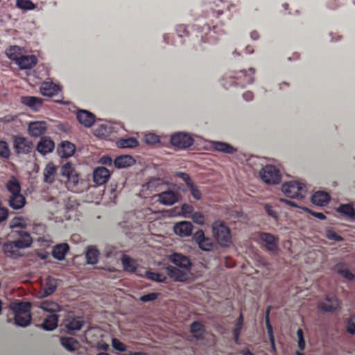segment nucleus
<instances>
[{
  "instance_id": "20e7f679",
  "label": "nucleus",
  "mask_w": 355,
  "mask_h": 355,
  "mask_svg": "<svg viewBox=\"0 0 355 355\" xmlns=\"http://www.w3.org/2000/svg\"><path fill=\"white\" fill-rule=\"evenodd\" d=\"M282 191L289 198L302 199L305 197V185L298 182H285L282 186Z\"/></svg>"
},
{
  "instance_id": "bb28decb",
  "label": "nucleus",
  "mask_w": 355,
  "mask_h": 355,
  "mask_svg": "<svg viewBox=\"0 0 355 355\" xmlns=\"http://www.w3.org/2000/svg\"><path fill=\"white\" fill-rule=\"evenodd\" d=\"M26 205V198L22 194H10L8 205L15 210H19Z\"/></svg>"
},
{
  "instance_id": "6ab92c4d",
  "label": "nucleus",
  "mask_w": 355,
  "mask_h": 355,
  "mask_svg": "<svg viewBox=\"0 0 355 355\" xmlns=\"http://www.w3.org/2000/svg\"><path fill=\"white\" fill-rule=\"evenodd\" d=\"M77 119L80 124L90 128L95 122V116L86 110H80L77 112Z\"/></svg>"
},
{
  "instance_id": "13d9d810",
  "label": "nucleus",
  "mask_w": 355,
  "mask_h": 355,
  "mask_svg": "<svg viewBox=\"0 0 355 355\" xmlns=\"http://www.w3.org/2000/svg\"><path fill=\"white\" fill-rule=\"evenodd\" d=\"M326 236H327V239L329 240H332L334 241H343V238L339 236L332 230L331 229H328L327 231H326Z\"/></svg>"
},
{
  "instance_id": "4c0bfd02",
  "label": "nucleus",
  "mask_w": 355,
  "mask_h": 355,
  "mask_svg": "<svg viewBox=\"0 0 355 355\" xmlns=\"http://www.w3.org/2000/svg\"><path fill=\"white\" fill-rule=\"evenodd\" d=\"M98 257H99V252L96 248L93 246L87 247V252H85V259H87V263L94 265L98 262Z\"/></svg>"
},
{
  "instance_id": "f257e3e1",
  "label": "nucleus",
  "mask_w": 355,
  "mask_h": 355,
  "mask_svg": "<svg viewBox=\"0 0 355 355\" xmlns=\"http://www.w3.org/2000/svg\"><path fill=\"white\" fill-rule=\"evenodd\" d=\"M60 175L66 179L65 184L67 189L75 193H81L87 190L89 184L87 180L82 179L74 171L72 164L68 162L60 168Z\"/></svg>"
},
{
  "instance_id": "5fc2aeb1",
  "label": "nucleus",
  "mask_w": 355,
  "mask_h": 355,
  "mask_svg": "<svg viewBox=\"0 0 355 355\" xmlns=\"http://www.w3.org/2000/svg\"><path fill=\"white\" fill-rule=\"evenodd\" d=\"M297 347L300 349L301 351H303L305 349V340L303 337V330L301 328L297 329Z\"/></svg>"
},
{
  "instance_id": "c03bdc74",
  "label": "nucleus",
  "mask_w": 355,
  "mask_h": 355,
  "mask_svg": "<svg viewBox=\"0 0 355 355\" xmlns=\"http://www.w3.org/2000/svg\"><path fill=\"white\" fill-rule=\"evenodd\" d=\"M6 189L10 194H21L20 193V184L15 178H12L6 182Z\"/></svg>"
},
{
  "instance_id": "a19ab883",
  "label": "nucleus",
  "mask_w": 355,
  "mask_h": 355,
  "mask_svg": "<svg viewBox=\"0 0 355 355\" xmlns=\"http://www.w3.org/2000/svg\"><path fill=\"white\" fill-rule=\"evenodd\" d=\"M60 344L67 351L73 352L78 346V341L71 337H62L60 338Z\"/></svg>"
},
{
  "instance_id": "37998d69",
  "label": "nucleus",
  "mask_w": 355,
  "mask_h": 355,
  "mask_svg": "<svg viewBox=\"0 0 355 355\" xmlns=\"http://www.w3.org/2000/svg\"><path fill=\"white\" fill-rule=\"evenodd\" d=\"M145 277L149 280H152L158 283H164L165 281H166V276H165L164 274L150 270L145 271Z\"/></svg>"
},
{
  "instance_id": "0e129e2a",
  "label": "nucleus",
  "mask_w": 355,
  "mask_h": 355,
  "mask_svg": "<svg viewBox=\"0 0 355 355\" xmlns=\"http://www.w3.org/2000/svg\"><path fill=\"white\" fill-rule=\"evenodd\" d=\"M8 217V209L4 207H0V223L5 221Z\"/></svg>"
},
{
  "instance_id": "338daca9",
  "label": "nucleus",
  "mask_w": 355,
  "mask_h": 355,
  "mask_svg": "<svg viewBox=\"0 0 355 355\" xmlns=\"http://www.w3.org/2000/svg\"><path fill=\"white\" fill-rule=\"evenodd\" d=\"M243 98L246 101H250L253 99V94L251 92L248 91L243 94Z\"/></svg>"
},
{
  "instance_id": "79ce46f5",
  "label": "nucleus",
  "mask_w": 355,
  "mask_h": 355,
  "mask_svg": "<svg viewBox=\"0 0 355 355\" xmlns=\"http://www.w3.org/2000/svg\"><path fill=\"white\" fill-rule=\"evenodd\" d=\"M214 148L216 151L227 154H232L236 151V149L230 144L220 141L214 142Z\"/></svg>"
},
{
  "instance_id": "e433bc0d",
  "label": "nucleus",
  "mask_w": 355,
  "mask_h": 355,
  "mask_svg": "<svg viewBox=\"0 0 355 355\" xmlns=\"http://www.w3.org/2000/svg\"><path fill=\"white\" fill-rule=\"evenodd\" d=\"M337 211L346 218L355 220V209L351 205H340L339 207L337 209Z\"/></svg>"
},
{
  "instance_id": "603ef678",
  "label": "nucleus",
  "mask_w": 355,
  "mask_h": 355,
  "mask_svg": "<svg viewBox=\"0 0 355 355\" xmlns=\"http://www.w3.org/2000/svg\"><path fill=\"white\" fill-rule=\"evenodd\" d=\"M157 297H159L158 293H150L146 295H143L141 297H139V301L144 303L153 302L154 300H156L157 299Z\"/></svg>"
},
{
  "instance_id": "2f4dec72",
  "label": "nucleus",
  "mask_w": 355,
  "mask_h": 355,
  "mask_svg": "<svg viewBox=\"0 0 355 355\" xmlns=\"http://www.w3.org/2000/svg\"><path fill=\"white\" fill-rule=\"evenodd\" d=\"M55 166L52 162L47 163L43 170V181L52 184L55 181Z\"/></svg>"
},
{
  "instance_id": "f704fd0d",
  "label": "nucleus",
  "mask_w": 355,
  "mask_h": 355,
  "mask_svg": "<svg viewBox=\"0 0 355 355\" xmlns=\"http://www.w3.org/2000/svg\"><path fill=\"white\" fill-rule=\"evenodd\" d=\"M58 322V316L55 313L50 314L45 317L43 320L42 328L46 331H52L57 327Z\"/></svg>"
},
{
  "instance_id": "dca6fc26",
  "label": "nucleus",
  "mask_w": 355,
  "mask_h": 355,
  "mask_svg": "<svg viewBox=\"0 0 355 355\" xmlns=\"http://www.w3.org/2000/svg\"><path fill=\"white\" fill-rule=\"evenodd\" d=\"M55 144L49 137L43 136L40 138V141H37V151L43 155L53 152Z\"/></svg>"
},
{
  "instance_id": "4468645a",
  "label": "nucleus",
  "mask_w": 355,
  "mask_h": 355,
  "mask_svg": "<svg viewBox=\"0 0 355 355\" xmlns=\"http://www.w3.org/2000/svg\"><path fill=\"white\" fill-rule=\"evenodd\" d=\"M180 194L173 191H165L158 194L159 203L165 206L173 205L178 202Z\"/></svg>"
},
{
  "instance_id": "7c9ffc66",
  "label": "nucleus",
  "mask_w": 355,
  "mask_h": 355,
  "mask_svg": "<svg viewBox=\"0 0 355 355\" xmlns=\"http://www.w3.org/2000/svg\"><path fill=\"white\" fill-rule=\"evenodd\" d=\"M269 313H270V306H268L266 310V327L268 330V339H270V349L272 352L276 353V345H275L274 332L272 331V326L269 321Z\"/></svg>"
},
{
  "instance_id": "49530a36",
  "label": "nucleus",
  "mask_w": 355,
  "mask_h": 355,
  "mask_svg": "<svg viewBox=\"0 0 355 355\" xmlns=\"http://www.w3.org/2000/svg\"><path fill=\"white\" fill-rule=\"evenodd\" d=\"M41 309L50 313L51 314H53L54 312L58 310L59 306L58 304L53 302L44 301L41 303Z\"/></svg>"
},
{
  "instance_id": "aec40b11",
  "label": "nucleus",
  "mask_w": 355,
  "mask_h": 355,
  "mask_svg": "<svg viewBox=\"0 0 355 355\" xmlns=\"http://www.w3.org/2000/svg\"><path fill=\"white\" fill-rule=\"evenodd\" d=\"M166 274L170 278L179 282H184L187 279L188 274L182 269L177 268L175 266H168L166 268Z\"/></svg>"
},
{
  "instance_id": "6e6d98bb",
  "label": "nucleus",
  "mask_w": 355,
  "mask_h": 355,
  "mask_svg": "<svg viewBox=\"0 0 355 355\" xmlns=\"http://www.w3.org/2000/svg\"><path fill=\"white\" fill-rule=\"evenodd\" d=\"M112 345L114 349L120 352H124L126 350L125 345L116 338H112Z\"/></svg>"
},
{
  "instance_id": "1a4fd4ad",
  "label": "nucleus",
  "mask_w": 355,
  "mask_h": 355,
  "mask_svg": "<svg viewBox=\"0 0 355 355\" xmlns=\"http://www.w3.org/2000/svg\"><path fill=\"white\" fill-rule=\"evenodd\" d=\"M170 141H171L172 146L179 149L187 148L193 144V139L191 137L184 132H178L172 135Z\"/></svg>"
},
{
  "instance_id": "c9c22d12",
  "label": "nucleus",
  "mask_w": 355,
  "mask_h": 355,
  "mask_svg": "<svg viewBox=\"0 0 355 355\" xmlns=\"http://www.w3.org/2000/svg\"><path fill=\"white\" fill-rule=\"evenodd\" d=\"M42 288L43 297L49 296L55 292V288H57V282H55V279L49 277L45 279V282L43 284Z\"/></svg>"
},
{
  "instance_id": "a211bd4d",
  "label": "nucleus",
  "mask_w": 355,
  "mask_h": 355,
  "mask_svg": "<svg viewBox=\"0 0 355 355\" xmlns=\"http://www.w3.org/2000/svg\"><path fill=\"white\" fill-rule=\"evenodd\" d=\"M110 177V173L103 166H98L93 171V181L97 185H103L106 183Z\"/></svg>"
},
{
  "instance_id": "7ed1b4c3",
  "label": "nucleus",
  "mask_w": 355,
  "mask_h": 355,
  "mask_svg": "<svg viewBox=\"0 0 355 355\" xmlns=\"http://www.w3.org/2000/svg\"><path fill=\"white\" fill-rule=\"evenodd\" d=\"M212 234H214V239L220 246L227 248L232 245L230 229L225 222L221 220L214 221L212 224Z\"/></svg>"
},
{
  "instance_id": "ea45409f",
  "label": "nucleus",
  "mask_w": 355,
  "mask_h": 355,
  "mask_svg": "<svg viewBox=\"0 0 355 355\" xmlns=\"http://www.w3.org/2000/svg\"><path fill=\"white\" fill-rule=\"evenodd\" d=\"M242 327H243V315L242 313L239 315V318L236 320L235 327L233 329V336H234V342L236 344H239V336L240 332H241Z\"/></svg>"
},
{
  "instance_id": "473e14b6",
  "label": "nucleus",
  "mask_w": 355,
  "mask_h": 355,
  "mask_svg": "<svg viewBox=\"0 0 355 355\" xmlns=\"http://www.w3.org/2000/svg\"><path fill=\"white\" fill-rule=\"evenodd\" d=\"M24 47H21L17 45H12L6 49V55L10 60H16L17 58H23L24 55Z\"/></svg>"
},
{
  "instance_id": "69168bd1",
  "label": "nucleus",
  "mask_w": 355,
  "mask_h": 355,
  "mask_svg": "<svg viewBox=\"0 0 355 355\" xmlns=\"http://www.w3.org/2000/svg\"><path fill=\"white\" fill-rule=\"evenodd\" d=\"M264 209H266V213H268V215L271 216L272 218H277L278 216L277 215L276 211H275L271 206L266 205L264 206Z\"/></svg>"
},
{
  "instance_id": "412c9836",
  "label": "nucleus",
  "mask_w": 355,
  "mask_h": 355,
  "mask_svg": "<svg viewBox=\"0 0 355 355\" xmlns=\"http://www.w3.org/2000/svg\"><path fill=\"white\" fill-rule=\"evenodd\" d=\"M20 238L15 240V241H10L6 243L14 245V246L18 247V248H27L31 246L32 238L28 232L21 231L20 232Z\"/></svg>"
},
{
  "instance_id": "3c124183",
  "label": "nucleus",
  "mask_w": 355,
  "mask_h": 355,
  "mask_svg": "<svg viewBox=\"0 0 355 355\" xmlns=\"http://www.w3.org/2000/svg\"><path fill=\"white\" fill-rule=\"evenodd\" d=\"M10 227L12 229L16 227L25 228L26 221L21 217H15L10 220Z\"/></svg>"
},
{
  "instance_id": "9b49d317",
  "label": "nucleus",
  "mask_w": 355,
  "mask_h": 355,
  "mask_svg": "<svg viewBox=\"0 0 355 355\" xmlns=\"http://www.w3.org/2000/svg\"><path fill=\"white\" fill-rule=\"evenodd\" d=\"M47 123L44 121H35L28 124V134L33 138H39L45 134Z\"/></svg>"
},
{
  "instance_id": "4d7b16f0",
  "label": "nucleus",
  "mask_w": 355,
  "mask_h": 355,
  "mask_svg": "<svg viewBox=\"0 0 355 355\" xmlns=\"http://www.w3.org/2000/svg\"><path fill=\"white\" fill-rule=\"evenodd\" d=\"M176 177L181 178L182 180L185 182L186 186H195L196 184H193L191 179H190L189 175L183 173V172H178L176 173Z\"/></svg>"
},
{
  "instance_id": "f03ea898",
  "label": "nucleus",
  "mask_w": 355,
  "mask_h": 355,
  "mask_svg": "<svg viewBox=\"0 0 355 355\" xmlns=\"http://www.w3.org/2000/svg\"><path fill=\"white\" fill-rule=\"evenodd\" d=\"M10 310L14 312V321L15 324L21 327H27L31 322V304L28 302H15L10 304Z\"/></svg>"
},
{
  "instance_id": "393cba45",
  "label": "nucleus",
  "mask_w": 355,
  "mask_h": 355,
  "mask_svg": "<svg viewBox=\"0 0 355 355\" xmlns=\"http://www.w3.org/2000/svg\"><path fill=\"white\" fill-rule=\"evenodd\" d=\"M69 251V245L66 243H62L53 247L52 256L58 261H62L66 257Z\"/></svg>"
},
{
  "instance_id": "bf43d9fd",
  "label": "nucleus",
  "mask_w": 355,
  "mask_h": 355,
  "mask_svg": "<svg viewBox=\"0 0 355 355\" xmlns=\"http://www.w3.org/2000/svg\"><path fill=\"white\" fill-rule=\"evenodd\" d=\"M187 187H189V191H191V196H193V199L199 200L201 198V191H200L198 186L191 185Z\"/></svg>"
},
{
  "instance_id": "423d86ee",
  "label": "nucleus",
  "mask_w": 355,
  "mask_h": 355,
  "mask_svg": "<svg viewBox=\"0 0 355 355\" xmlns=\"http://www.w3.org/2000/svg\"><path fill=\"white\" fill-rule=\"evenodd\" d=\"M258 242L261 245L266 251L276 254L278 252L279 238L269 232H259Z\"/></svg>"
},
{
  "instance_id": "f8f14e48",
  "label": "nucleus",
  "mask_w": 355,
  "mask_h": 355,
  "mask_svg": "<svg viewBox=\"0 0 355 355\" xmlns=\"http://www.w3.org/2000/svg\"><path fill=\"white\" fill-rule=\"evenodd\" d=\"M338 307V300L334 295H326L324 301L318 304V309L327 313H333L336 311Z\"/></svg>"
},
{
  "instance_id": "052dcab7",
  "label": "nucleus",
  "mask_w": 355,
  "mask_h": 355,
  "mask_svg": "<svg viewBox=\"0 0 355 355\" xmlns=\"http://www.w3.org/2000/svg\"><path fill=\"white\" fill-rule=\"evenodd\" d=\"M145 142L148 144H155L159 142V137L153 133H149L145 135Z\"/></svg>"
},
{
  "instance_id": "09e8293b",
  "label": "nucleus",
  "mask_w": 355,
  "mask_h": 355,
  "mask_svg": "<svg viewBox=\"0 0 355 355\" xmlns=\"http://www.w3.org/2000/svg\"><path fill=\"white\" fill-rule=\"evenodd\" d=\"M9 156H10V150H9L8 143L0 140V157L8 159Z\"/></svg>"
},
{
  "instance_id": "680f3d73",
  "label": "nucleus",
  "mask_w": 355,
  "mask_h": 355,
  "mask_svg": "<svg viewBox=\"0 0 355 355\" xmlns=\"http://www.w3.org/2000/svg\"><path fill=\"white\" fill-rule=\"evenodd\" d=\"M182 214H183L184 216H187V215L192 214L193 212V207L191 205L183 204L181 206Z\"/></svg>"
},
{
  "instance_id": "de8ad7c7",
  "label": "nucleus",
  "mask_w": 355,
  "mask_h": 355,
  "mask_svg": "<svg viewBox=\"0 0 355 355\" xmlns=\"http://www.w3.org/2000/svg\"><path fill=\"white\" fill-rule=\"evenodd\" d=\"M16 7L25 10H32L35 8L31 0H16Z\"/></svg>"
},
{
  "instance_id": "cd10ccee",
  "label": "nucleus",
  "mask_w": 355,
  "mask_h": 355,
  "mask_svg": "<svg viewBox=\"0 0 355 355\" xmlns=\"http://www.w3.org/2000/svg\"><path fill=\"white\" fill-rule=\"evenodd\" d=\"M135 164V159L130 155H121L114 158V165L117 168H124Z\"/></svg>"
},
{
  "instance_id": "6e6552de",
  "label": "nucleus",
  "mask_w": 355,
  "mask_h": 355,
  "mask_svg": "<svg viewBox=\"0 0 355 355\" xmlns=\"http://www.w3.org/2000/svg\"><path fill=\"white\" fill-rule=\"evenodd\" d=\"M193 239L201 250L211 252L216 248V243L211 238L205 236V232L202 230H197L193 234Z\"/></svg>"
},
{
  "instance_id": "e2e57ef3",
  "label": "nucleus",
  "mask_w": 355,
  "mask_h": 355,
  "mask_svg": "<svg viewBox=\"0 0 355 355\" xmlns=\"http://www.w3.org/2000/svg\"><path fill=\"white\" fill-rule=\"evenodd\" d=\"M302 209H303V210L306 211V213L313 216L314 217L317 218L318 219H320V220L325 219L324 214L321 213V212H315V211H312L311 209H310L308 207H304Z\"/></svg>"
},
{
  "instance_id": "39448f33",
  "label": "nucleus",
  "mask_w": 355,
  "mask_h": 355,
  "mask_svg": "<svg viewBox=\"0 0 355 355\" xmlns=\"http://www.w3.org/2000/svg\"><path fill=\"white\" fill-rule=\"evenodd\" d=\"M12 150L16 155H27L31 153L34 148L33 142L22 136H12Z\"/></svg>"
},
{
  "instance_id": "58836bf2",
  "label": "nucleus",
  "mask_w": 355,
  "mask_h": 355,
  "mask_svg": "<svg viewBox=\"0 0 355 355\" xmlns=\"http://www.w3.org/2000/svg\"><path fill=\"white\" fill-rule=\"evenodd\" d=\"M116 146L119 148H135L138 146V141L133 137L121 139L116 141Z\"/></svg>"
},
{
  "instance_id": "774afa93",
  "label": "nucleus",
  "mask_w": 355,
  "mask_h": 355,
  "mask_svg": "<svg viewBox=\"0 0 355 355\" xmlns=\"http://www.w3.org/2000/svg\"><path fill=\"white\" fill-rule=\"evenodd\" d=\"M101 161H102L103 164L107 165H110L112 163V159L107 156L103 157L102 159H101Z\"/></svg>"
},
{
  "instance_id": "f3484780",
  "label": "nucleus",
  "mask_w": 355,
  "mask_h": 355,
  "mask_svg": "<svg viewBox=\"0 0 355 355\" xmlns=\"http://www.w3.org/2000/svg\"><path fill=\"white\" fill-rule=\"evenodd\" d=\"M193 226L189 221H182L174 225L173 230L175 234L180 237H186L191 235Z\"/></svg>"
},
{
  "instance_id": "c756f323",
  "label": "nucleus",
  "mask_w": 355,
  "mask_h": 355,
  "mask_svg": "<svg viewBox=\"0 0 355 355\" xmlns=\"http://www.w3.org/2000/svg\"><path fill=\"white\" fill-rule=\"evenodd\" d=\"M329 200L330 196L325 191H316L311 198L313 204L322 207L328 205Z\"/></svg>"
},
{
  "instance_id": "864d4df0",
  "label": "nucleus",
  "mask_w": 355,
  "mask_h": 355,
  "mask_svg": "<svg viewBox=\"0 0 355 355\" xmlns=\"http://www.w3.org/2000/svg\"><path fill=\"white\" fill-rule=\"evenodd\" d=\"M191 214V220L193 223L202 225L205 224V216L200 211H196Z\"/></svg>"
},
{
  "instance_id": "2eb2a0df",
  "label": "nucleus",
  "mask_w": 355,
  "mask_h": 355,
  "mask_svg": "<svg viewBox=\"0 0 355 355\" xmlns=\"http://www.w3.org/2000/svg\"><path fill=\"white\" fill-rule=\"evenodd\" d=\"M15 62L16 65L19 67L20 69H31L33 68L36 62H37V58L34 55H27L24 57H20L16 58V60H10Z\"/></svg>"
},
{
  "instance_id": "b1692460",
  "label": "nucleus",
  "mask_w": 355,
  "mask_h": 355,
  "mask_svg": "<svg viewBox=\"0 0 355 355\" xmlns=\"http://www.w3.org/2000/svg\"><path fill=\"white\" fill-rule=\"evenodd\" d=\"M76 151V146L69 141H62L58 147V152L60 157L69 158Z\"/></svg>"
},
{
  "instance_id": "a18cd8bd",
  "label": "nucleus",
  "mask_w": 355,
  "mask_h": 355,
  "mask_svg": "<svg viewBox=\"0 0 355 355\" xmlns=\"http://www.w3.org/2000/svg\"><path fill=\"white\" fill-rule=\"evenodd\" d=\"M19 249L24 248H18L17 246H15L14 245H11L10 243H6L2 245L3 252L6 254V256L12 257L17 254V251Z\"/></svg>"
},
{
  "instance_id": "0eeeda50",
  "label": "nucleus",
  "mask_w": 355,
  "mask_h": 355,
  "mask_svg": "<svg viewBox=\"0 0 355 355\" xmlns=\"http://www.w3.org/2000/svg\"><path fill=\"white\" fill-rule=\"evenodd\" d=\"M260 177L268 184H277L281 180L280 171L272 165L264 166L260 171Z\"/></svg>"
},
{
  "instance_id": "4be33fe9",
  "label": "nucleus",
  "mask_w": 355,
  "mask_h": 355,
  "mask_svg": "<svg viewBox=\"0 0 355 355\" xmlns=\"http://www.w3.org/2000/svg\"><path fill=\"white\" fill-rule=\"evenodd\" d=\"M60 90V87L53 82H44L40 86L41 94L46 97H52Z\"/></svg>"
},
{
  "instance_id": "72a5a7b5",
  "label": "nucleus",
  "mask_w": 355,
  "mask_h": 355,
  "mask_svg": "<svg viewBox=\"0 0 355 355\" xmlns=\"http://www.w3.org/2000/svg\"><path fill=\"white\" fill-rule=\"evenodd\" d=\"M123 270L132 273H137L138 265L135 259H131L128 255H123L121 259Z\"/></svg>"
},
{
  "instance_id": "c85d7f7f",
  "label": "nucleus",
  "mask_w": 355,
  "mask_h": 355,
  "mask_svg": "<svg viewBox=\"0 0 355 355\" xmlns=\"http://www.w3.org/2000/svg\"><path fill=\"white\" fill-rule=\"evenodd\" d=\"M334 270L349 281L355 280V275L346 268V263L344 262H339L336 264L335 267H334Z\"/></svg>"
},
{
  "instance_id": "5701e85b",
  "label": "nucleus",
  "mask_w": 355,
  "mask_h": 355,
  "mask_svg": "<svg viewBox=\"0 0 355 355\" xmlns=\"http://www.w3.org/2000/svg\"><path fill=\"white\" fill-rule=\"evenodd\" d=\"M21 103L36 112L41 108L43 99L36 96H23L21 97Z\"/></svg>"
},
{
  "instance_id": "a878e982",
  "label": "nucleus",
  "mask_w": 355,
  "mask_h": 355,
  "mask_svg": "<svg viewBox=\"0 0 355 355\" xmlns=\"http://www.w3.org/2000/svg\"><path fill=\"white\" fill-rule=\"evenodd\" d=\"M189 331L196 340H202L205 338V327L198 321H193L189 327Z\"/></svg>"
},
{
  "instance_id": "ddd939ff",
  "label": "nucleus",
  "mask_w": 355,
  "mask_h": 355,
  "mask_svg": "<svg viewBox=\"0 0 355 355\" xmlns=\"http://www.w3.org/2000/svg\"><path fill=\"white\" fill-rule=\"evenodd\" d=\"M83 324L84 321L82 318L75 316L73 314L68 315L66 316L65 319H64V326H65L70 334L74 331L80 330Z\"/></svg>"
},
{
  "instance_id": "8fccbe9b",
  "label": "nucleus",
  "mask_w": 355,
  "mask_h": 355,
  "mask_svg": "<svg viewBox=\"0 0 355 355\" xmlns=\"http://www.w3.org/2000/svg\"><path fill=\"white\" fill-rule=\"evenodd\" d=\"M345 329L349 335H355V313L347 319Z\"/></svg>"
},
{
  "instance_id": "9d476101",
  "label": "nucleus",
  "mask_w": 355,
  "mask_h": 355,
  "mask_svg": "<svg viewBox=\"0 0 355 355\" xmlns=\"http://www.w3.org/2000/svg\"><path fill=\"white\" fill-rule=\"evenodd\" d=\"M169 261L182 270L189 271L191 268V261H190L189 258L182 254L173 252L170 255Z\"/></svg>"
}]
</instances>
